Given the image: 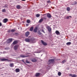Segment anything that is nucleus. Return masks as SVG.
Masks as SVG:
<instances>
[{
  "instance_id": "1",
  "label": "nucleus",
  "mask_w": 77,
  "mask_h": 77,
  "mask_svg": "<svg viewBox=\"0 0 77 77\" xmlns=\"http://www.w3.org/2000/svg\"><path fill=\"white\" fill-rule=\"evenodd\" d=\"M25 41L27 42H33V40L29 38H26L25 39Z\"/></svg>"
},
{
  "instance_id": "2",
  "label": "nucleus",
  "mask_w": 77,
  "mask_h": 77,
  "mask_svg": "<svg viewBox=\"0 0 77 77\" xmlns=\"http://www.w3.org/2000/svg\"><path fill=\"white\" fill-rule=\"evenodd\" d=\"M54 61V59H51L48 60V65H50V64L51 63H53Z\"/></svg>"
},
{
  "instance_id": "3",
  "label": "nucleus",
  "mask_w": 77,
  "mask_h": 77,
  "mask_svg": "<svg viewBox=\"0 0 77 77\" xmlns=\"http://www.w3.org/2000/svg\"><path fill=\"white\" fill-rule=\"evenodd\" d=\"M12 42V38H8L7 41L8 44H9V43H11Z\"/></svg>"
},
{
  "instance_id": "4",
  "label": "nucleus",
  "mask_w": 77,
  "mask_h": 77,
  "mask_svg": "<svg viewBox=\"0 0 77 77\" xmlns=\"http://www.w3.org/2000/svg\"><path fill=\"white\" fill-rule=\"evenodd\" d=\"M46 28L48 29L49 32H51V27L48 26L46 27Z\"/></svg>"
},
{
  "instance_id": "5",
  "label": "nucleus",
  "mask_w": 77,
  "mask_h": 77,
  "mask_svg": "<svg viewBox=\"0 0 77 77\" xmlns=\"http://www.w3.org/2000/svg\"><path fill=\"white\" fill-rule=\"evenodd\" d=\"M20 57H23V58H24V57H30L29 55H21L20 56Z\"/></svg>"
},
{
  "instance_id": "6",
  "label": "nucleus",
  "mask_w": 77,
  "mask_h": 77,
  "mask_svg": "<svg viewBox=\"0 0 77 77\" xmlns=\"http://www.w3.org/2000/svg\"><path fill=\"white\" fill-rule=\"evenodd\" d=\"M41 42L42 44H43V45H44L45 46H46V45H47V44L46 43L44 42V41H43V40H41Z\"/></svg>"
},
{
  "instance_id": "7",
  "label": "nucleus",
  "mask_w": 77,
  "mask_h": 77,
  "mask_svg": "<svg viewBox=\"0 0 77 77\" xmlns=\"http://www.w3.org/2000/svg\"><path fill=\"white\" fill-rule=\"evenodd\" d=\"M18 48V45H16L14 46V50H17Z\"/></svg>"
},
{
  "instance_id": "8",
  "label": "nucleus",
  "mask_w": 77,
  "mask_h": 77,
  "mask_svg": "<svg viewBox=\"0 0 77 77\" xmlns=\"http://www.w3.org/2000/svg\"><path fill=\"white\" fill-rule=\"evenodd\" d=\"M8 21V19H5L3 20V23H7Z\"/></svg>"
},
{
  "instance_id": "9",
  "label": "nucleus",
  "mask_w": 77,
  "mask_h": 77,
  "mask_svg": "<svg viewBox=\"0 0 77 77\" xmlns=\"http://www.w3.org/2000/svg\"><path fill=\"white\" fill-rule=\"evenodd\" d=\"M29 35V32L27 31L25 33V36L26 37H28Z\"/></svg>"
},
{
  "instance_id": "10",
  "label": "nucleus",
  "mask_w": 77,
  "mask_h": 77,
  "mask_svg": "<svg viewBox=\"0 0 77 77\" xmlns=\"http://www.w3.org/2000/svg\"><path fill=\"white\" fill-rule=\"evenodd\" d=\"M38 30V28L37 27H36L33 30L34 32H35V33H37V31Z\"/></svg>"
},
{
  "instance_id": "11",
  "label": "nucleus",
  "mask_w": 77,
  "mask_h": 77,
  "mask_svg": "<svg viewBox=\"0 0 77 77\" xmlns=\"http://www.w3.org/2000/svg\"><path fill=\"white\" fill-rule=\"evenodd\" d=\"M32 62H36V61H37V60H36V58H33L31 60Z\"/></svg>"
},
{
  "instance_id": "12",
  "label": "nucleus",
  "mask_w": 77,
  "mask_h": 77,
  "mask_svg": "<svg viewBox=\"0 0 77 77\" xmlns=\"http://www.w3.org/2000/svg\"><path fill=\"white\" fill-rule=\"evenodd\" d=\"M8 60V59L5 58L0 59V61H6Z\"/></svg>"
},
{
  "instance_id": "13",
  "label": "nucleus",
  "mask_w": 77,
  "mask_h": 77,
  "mask_svg": "<svg viewBox=\"0 0 77 77\" xmlns=\"http://www.w3.org/2000/svg\"><path fill=\"white\" fill-rule=\"evenodd\" d=\"M47 17H48V18H51V14H50L49 13L48 14H47Z\"/></svg>"
},
{
  "instance_id": "14",
  "label": "nucleus",
  "mask_w": 77,
  "mask_h": 77,
  "mask_svg": "<svg viewBox=\"0 0 77 77\" xmlns=\"http://www.w3.org/2000/svg\"><path fill=\"white\" fill-rule=\"evenodd\" d=\"M69 76H71L72 77H76L77 76L75 75H72V74H70L69 75Z\"/></svg>"
},
{
  "instance_id": "15",
  "label": "nucleus",
  "mask_w": 77,
  "mask_h": 77,
  "mask_svg": "<svg viewBox=\"0 0 77 77\" xmlns=\"http://www.w3.org/2000/svg\"><path fill=\"white\" fill-rule=\"evenodd\" d=\"M55 33L57 35H59L60 34V32L59 31L56 30L55 32Z\"/></svg>"
},
{
  "instance_id": "16",
  "label": "nucleus",
  "mask_w": 77,
  "mask_h": 77,
  "mask_svg": "<svg viewBox=\"0 0 77 77\" xmlns=\"http://www.w3.org/2000/svg\"><path fill=\"white\" fill-rule=\"evenodd\" d=\"M15 72H20V69H18V68H17L16 69H15Z\"/></svg>"
},
{
  "instance_id": "17",
  "label": "nucleus",
  "mask_w": 77,
  "mask_h": 77,
  "mask_svg": "<svg viewBox=\"0 0 77 77\" xmlns=\"http://www.w3.org/2000/svg\"><path fill=\"white\" fill-rule=\"evenodd\" d=\"M43 21H44L43 18H42L40 20L38 21V23H42V22Z\"/></svg>"
},
{
  "instance_id": "18",
  "label": "nucleus",
  "mask_w": 77,
  "mask_h": 77,
  "mask_svg": "<svg viewBox=\"0 0 77 77\" xmlns=\"http://www.w3.org/2000/svg\"><path fill=\"white\" fill-rule=\"evenodd\" d=\"M18 43V42L17 41H14L13 43V45H15Z\"/></svg>"
},
{
  "instance_id": "19",
  "label": "nucleus",
  "mask_w": 77,
  "mask_h": 77,
  "mask_svg": "<svg viewBox=\"0 0 77 77\" xmlns=\"http://www.w3.org/2000/svg\"><path fill=\"white\" fill-rule=\"evenodd\" d=\"M40 75V73H36L35 76L36 77H39Z\"/></svg>"
},
{
  "instance_id": "20",
  "label": "nucleus",
  "mask_w": 77,
  "mask_h": 77,
  "mask_svg": "<svg viewBox=\"0 0 77 77\" xmlns=\"http://www.w3.org/2000/svg\"><path fill=\"white\" fill-rule=\"evenodd\" d=\"M10 67H13L14 66V63H11L10 64Z\"/></svg>"
},
{
  "instance_id": "21",
  "label": "nucleus",
  "mask_w": 77,
  "mask_h": 77,
  "mask_svg": "<svg viewBox=\"0 0 77 77\" xmlns=\"http://www.w3.org/2000/svg\"><path fill=\"white\" fill-rule=\"evenodd\" d=\"M70 8L69 7H67L66 8V10L68 11H70Z\"/></svg>"
},
{
  "instance_id": "22",
  "label": "nucleus",
  "mask_w": 77,
  "mask_h": 77,
  "mask_svg": "<svg viewBox=\"0 0 77 77\" xmlns=\"http://www.w3.org/2000/svg\"><path fill=\"white\" fill-rule=\"evenodd\" d=\"M33 30V27H31L29 29V30L31 31V32H32Z\"/></svg>"
},
{
  "instance_id": "23",
  "label": "nucleus",
  "mask_w": 77,
  "mask_h": 77,
  "mask_svg": "<svg viewBox=\"0 0 77 77\" xmlns=\"http://www.w3.org/2000/svg\"><path fill=\"white\" fill-rule=\"evenodd\" d=\"M77 2L75 1L72 3V5H77Z\"/></svg>"
},
{
  "instance_id": "24",
  "label": "nucleus",
  "mask_w": 77,
  "mask_h": 77,
  "mask_svg": "<svg viewBox=\"0 0 77 77\" xmlns=\"http://www.w3.org/2000/svg\"><path fill=\"white\" fill-rule=\"evenodd\" d=\"M71 42H67L66 43V45H71Z\"/></svg>"
},
{
  "instance_id": "25",
  "label": "nucleus",
  "mask_w": 77,
  "mask_h": 77,
  "mask_svg": "<svg viewBox=\"0 0 77 77\" xmlns=\"http://www.w3.org/2000/svg\"><path fill=\"white\" fill-rule=\"evenodd\" d=\"M20 7L21 6L20 5H18L17 6V8L18 9H19L20 8Z\"/></svg>"
},
{
  "instance_id": "26",
  "label": "nucleus",
  "mask_w": 77,
  "mask_h": 77,
  "mask_svg": "<svg viewBox=\"0 0 77 77\" xmlns=\"http://www.w3.org/2000/svg\"><path fill=\"white\" fill-rule=\"evenodd\" d=\"M47 3H48V4H49L50 3H51V1H50V0L48 1H47Z\"/></svg>"
},
{
  "instance_id": "27",
  "label": "nucleus",
  "mask_w": 77,
  "mask_h": 77,
  "mask_svg": "<svg viewBox=\"0 0 77 77\" xmlns=\"http://www.w3.org/2000/svg\"><path fill=\"white\" fill-rule=\"evenodd\" d=\"M61 74H62V73L60 72H59L58 73V75L59 76H60L61 75Z\"/></svg>"
},
{
  "instance_id": "28",
  "label": "nucleus",
  "mask_w": 77,
  "mask_h": 77,
  "mask_svg": "<svg viewBox=\"0 0 77 77\" xmlns=\"http://www.w3.org/2000/svg\"><path fill=\"white\" fill-rule=\"evenodd\" d=\"M15 31V29H12L11 30V32H14Z\"/></svg>"
},
{
  "instance_id": "29",
  "label": "nucleus",
  "mask_w": 77,
  "mask_h": 77,
  "mask_svg": "<svg viewBox=\"0 0 77 77\" xmlns=\"http://www.w3.org/2000/svg\"><path fill=\"white\" fill-rule=\"evenodd\" d=\"M38 35H42V33L40 31H38Z\"/></svg>"
},
{
  "instance_id": "30",
  "label": "nucleus",
  "mask_w": 77,
  "mask_h": 77,
  "mask_svg": "<svg viewBox=\"0 0 77 77\" xmlns=\"http://www.w3.org/2000/svg\"><path fill=\"white\" fill-rule=\"evenodd\" d=\"M26 63H30V62L28 60H26Z\"/></svg>"
},
{
  "instance_id": "31",
  "label": "nucleus",
  "mask_w": 77,
  "mask_h": 77,
  "mask_svg": "<svg viewBox=\"0 0 77 77\" xmlns=\"http://www.w3.org/2000/svg\"><path fill=\"white\" fill-rule=\"evenodd\" d=\"M66 60H63L62 61V63H65V62H66Z\"/></svg>"
},
{
  "instance_id": "32",
  "label": "nucleus",
  "mask_w": 77,
  "mask_h": 77,
  "mask_svg": "<svg viewBox=\"0 0 77 77\" xmlns=\"http://www.w3.org/2000/svg\"><path fill=\"white\" fill-rule=\"evenodd\" d=\"M8 6L7 5H5L3 7V8H7Z\"/></svg>"
},
{
  "instance_id": "33",
  "label": "nucleus",
  "mask_w": 77,
  "mask_h": 77,
  "mask_svg": "<svg viewBox=\"0 0 77 77\" xmlns=\"http://www.w3.org/2000/svg\"><path fill=\"white\" fill-rule=\"evenodd\" d=\"M69 17H70V18H71V16H67L66 17V18L67 19H68L69 18Z\"/></svg>"
},
{
  "instance_id": "34",
  "label": "nucleus",
  "mask_w": 77,
  "mask_h": 77,
  "mask_svg": "<svg viewBox=\"0 0 77 77\" xmlns=\"http://www.w3.org/2000/svg\"><path fill=\"white\" fill-rule=\"evenodd\" d=\"M40 16V14H37L36 15V17H39Z\"/></svg>"
},
{
  "instance_id": "35",
  "label": "nucleus",
  "mask_w": 77,
  "mask_h": 77,
  "mask_svg": "<svg viewBox=\"0 0 77 77\" xmlns=\"http://www.w3.org/2000/svg\"><path fill=\"white\" fill-rule=\"evenodd\" d=\"M27 23H30V21L29 20H27Z\"/></svg>"
},
{
  "instance_id": "36",
  "label": "nucleus",
  "mask_w": 77,
  "mask_h": 77,
  "mask_svg": "<svg viewBox=\"0 0 77 77\" xmlns=\"http://www.w3.org/2000/svg\"><path fill=\"white\" fill-rule=\"evenodd\" d=\"M6 12V10H5V9H3L2 10V12Z\"/></svg>"
},
{
  "instance_id": "37",
  "label": "nucleus",
  "mask_w": 77,
  "mask_h": 77,
  "mask_svg": "<svg viewBox=\"0 0 77 77\" xmlns=\"http://www.w3.org/2000/svg\"><path fill=\"white\" fill-rule=\"evenodd\" d=\"M11 29H9L7 32H8V33H11Z\"/></svg>"
},
{
  "instance_id": "38",
  "label": "nucleus",
  "mask_w": 77,
  "mask_h": 77,
  "mask_svg": "<svg viewBox=\"0 0 77 77\" xmlns=\"http://www.w3.org/2000/svg\"><path fill=\"white\" fill-rule=\"evenodd\" d=\"M7 61L8 62H12V60H9L8 59V60H7Z\"/></svg>"
},
{
  "instance_id": "39",
  "label": "nucleus",
  "mask_w": 77,
  "mask_h": 77,
  "mask_svg": "<svg viewBox=\"0 0 77 77\" xmlns=\"http://www.w3.org/2000/svg\"><path fill=\"white\" fill-rule=\"evenodd\" d=\"M42 32H43V33H45V32L44 31V29H42Z\"/></svg>"
},
{
  "instance_id": "40",
  "label": "nucleus",
  "mask_w": 77,
  "mask_h": 77,
  "mask_svg": "<svg viewBox=\"0 0 77 77\" xmlns=\"http://www.w3.org/2000/svg\"><path fill=\"white\" fill-rule=\"evenodd\" d=\"M2 26V24L1 23H0V27Z\"/></svg>"
},
{
  "instance_id": "41",
  "label": "nucleus",
  "mask_w": 77,
  "mask_h": 77,
  "mask_svg": "<svg viewBox=\"0 0 77 77\" xmlns=\"http://www.w3.org/2000/svg\"><path fill=\"white\" fill-rule=\"evenodd\" d=\"M43 19H45V20H46V19H47V18H46V17H44Z\"/></svg>"
},
{
  "instance_id": "42",
  "label": "nucleus",
  "mask_w": 77,
  "mask_h": 77,
  "mask_svg": "<svg viewBox=\"0 0 77 77\" xmlns=\"http://www.w3.org/2000/svg\"><path fill=\"white\" fill-rule=\"evenodd\" d=\"M29 26V24H26V26Z\"/></svg>"
},
{
  "instance_id": "43",
  "label": "nucleus",
  "mask_w": 77,
  "mask_h": 77,
  "mask_svg": "<svg viewBox=\"0 0 77 77\" xmlns=\"http://www.w3.org/2000/svg\"><path fill=\"white\" fill-rule=\"evenodd\" d=\"M22 1H23V2L24 1H26V0H21Z\"/></svg>"
},
{
  "instance_id": "44",
  "label": "nucleus",
  "mask_w": 77,
  "mask_h": 77,
  "mask_svg": "<svg viewBox=\"0 0 77 77\" xmlns=\"http://www.w3.org/2000/svg\"><path fill=\"white\" fill-rule=\"evenodd\" d=\"M48 67H50V66H48Z\"/></svg>"
},
{
  "instance_id": "45",
  "label": "nucleus",
  "mask_w": 77,
  "mask_h": 77,
  "mask_svg": "<svg viewBox=\"0 0 77 77\" xmlns=\"http://www.w3.org/2000/svg\"><path fill=\"white\" fill-rule=\"evenodd\" d=\"M5 49H6V48H5Z\"/></svg>"
}]
</instances>
